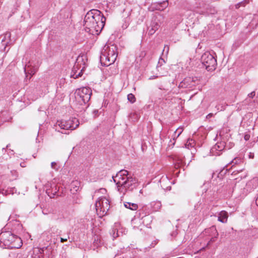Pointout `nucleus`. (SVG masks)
<instances>
[{
    "instance_id": "f257e3e1",
    "label": "nucleus",
    "mask_w": 258,
    "mask_h": 258,
    "mask_svg": "<svg viewBox=\"0 0 258 258\" xmlns=\"http://www.w3.org/2000/svg\"><path fill=\"white\" fill-rule=\"evenodd\" d=\"M106 18L97 10H92L84 18V26L85 31L92 35H98L103 28Z\"/></svg>"
},
{
    "instance_id": "f03ea898",
    "label": "nucleus",
    "mask_w": 258,
    "mask_h": 258,
    "mask_svg": "<svg viewBox=\"0 0 258 258\" xmlns=\"http://www.w3.org/2000/svg\"><path fill=\"white\" fill-rule=\"evenodd\" d=\"M112 178L118 191L123 195L128 191L133 190L137 185L136 179L129 175L128 172L124 169L120 170Z\"/></svg>"
},
{
    "instance_id": "7ed1b4c3",
    "label": "nucleus",
    "mask_w": 258,
    "mask_h": 258,
    "mask_svg": "<svg viewBox=\"0 0 258 258\" xmlns=\"http://www.w3.org/2000/svg\"><path fill=\"white\" fill-rule=\"evenodd\" d=\"M23 244L21 238L10 231L2 232L0 234V245L5 248H20Z\"/></svg>"
},
{
    "instance_id": "20e7f679",
    "label": "nucleus",
    "mask_w": 258,
    "mask_h": 258,
    "mask_svg": "<svg viewBox=\"0 0 258 258\" xmlns=\"http://www.w3.org/2000/svg\"><path fill=\"white\" fill-rule=\"evenodd\" d=\"M117 54L116 45L113 44H106L102 50L100 56L101 64L104 66H109L113 63Z\"/></svg>"
},
{
    "instance_id": "39448f33",
    "label": "nucleus",
    "mask_w": 258,
    "mask_h": 258,
    "mask_svg": "<svg viewBox=\"0 0 258 258\" xmlns=\"http://www.w3.org/2000/svg\"><path fill=\"white\" fill-rule=\"evenodd\" d=\"M92 90L88 87H82L77 89L75 92V98L81 105H85L90 99Z\"/></svg>"
},
{
    "instance_id": "423d86ee",
    "label": "nucleus",
    "mask_w": 258,
    "mask_h": 258,
    "mask_svg": "<svg viewBox=\"0 0 258 258\" xmlns=\"http://www.w3.org/2000/svg\"><path fill=\"white\" fill-rule=\"evenodd\" d=\"M79 125V122L76 118H72L68 120H58L55 125L56 130L60 132V130H73Z\"/></svg>"
},
{
    "instance_id": "0eeeda50",
    "label": "nucleus",
    "mask_w": 258,
    "mask_h": 258,
    "mask_svg": "<svg viewBox=\"0 0 258 258\" xmlns=\"http://www.w3.org/2000/svg\"><path fill=\"white\" fill-rule=\"evenodd\" d=\"M201 62L208 71L215 70L217 60L213 55L208 52L204 53L201 57Z\"/></svg>"
},
{
    "instance_id": "6e6552de",
    "label": "nucleus",
    "mask_w": 258,
    "mask_h": 258,
    "mask_svg": "<svg viewBox=\"0 0 258 258\" xmlns=\"http://www.w3.org/2000/svg\"><path fill=\"white\" fill-rule=\"evenodd\" d=\"M109 203V200L105 197L99 198L96 201L95 207L98 215L102 216L107 214L110 208Z\"/></svg>"
},
{
    "instance_id": "1a4fd4ad",
    "label": "nucleus",
    "mask_w": 258,
    "mask_h": 258,
    "mask_svg": "<svg viewBox=\"0 0 258 258\" xmlns=\"http://www.w3.org/2000/svg\"><path fill=\"white\" fill-rule=\"evenodd\" d=\"M200 78L198 77H188L179 84V87L181 88H191L198 85L200 83Z\"/></svg>"
},
{
    "instance_id": "9d476101",
    "label": "nucleus",
    "mask_w": 258,
    "mask_h": 258,
    "mask_svg": "<svg viewBox=\"0 0 258 258\" xmlns=\"http://www.w3.org/2000/svg\"><path fill=\"white\" fill-rule=\"evenodd\" d=\"M156 69L158 72L156 75L150 77L149 78L150 80H153L158 77L165 76L168 74L167 69L159 66V64H157Z\"/></svg>"
},
{
    "instance_id": "9b49d317",
    "label": "nucleus",
    "mask_w": 258,
    "mask_h": 258,
    "mask_svg": "<svg viewBox=\"0 0 258 258\" xmlns=\"http://www.w3.org/2000/svg\"><path fill=\"white\" fill-rule=\"evenodd\" d=\"M37 71V67L32 66L30 62H29L28 64H26L24 68V72L26 75V77H27L28 74H29L30 75V78L35 74Z\"/></svg>"
},
{
    "instance_id": "f8f14e48",
    "label": "nucleus",
    "mask_w": 258,
    "mask_h": 258,
    "mask_svg": "<svg viewBox=\"0 0 258 258\" xmlns=\"http://www.w3.org/2000/svg\"><path fill=\"white\" fill-rule=\"evenodd\" d=\"M50 184V187L46 189V192L50 198H53L58 191L59 187L54 183Z\"/></svg>"
},
{
    "instance_id": "ddd939ff",
    "label": "nucleus",
    "mask_w": 258,
    "mask_h": 258,
    "mask_svg": "<svg viewBox=\"0 0 258 258\" xmlns=\"http://www.w3.org/2000/svg\"><path fill=\"white\" fill-rule=\"evenodd\" d=\"M159 27L160 24L156 19L152 20L150 26L148 28V34L149 35H153Z\"/></svg>"
},
{
    "instance_id": "4468645a",
    "label": "nucleus",
    "mask_w": 258,
    "mask_h": 258,
    "mask_svg": "<svg viewBox=\"0 0 258 258\" xmlns=\"http://www.w3.org/2000/svg\"><path fill=\"white\" fill-rule=\"evenodd\" d=\"M0 39H1L2 45L5 47V49L11 42V33L10 32L6 33L0 36Z\"/></svg>"
},
{
    "instance_id": "2eb2a0df",
    "label": "nucleus",
    "mask_w": 258,
    "mask_h": 258,
    "mask_svg": "<svg viewBox=\"0 0 258 258\" xmlns=\"http://www.w3.org/2000/svg\"><path fill=\"white\" fill-rule=\"evenodd\" d=\"M225 145L224 143H217L211 149V151L213 154L219 155V153H215L216 151H222L224 150Z\"/></svg>"
},
{
    "instance_id": "dca6fc26",
    "label": "nucleus",
    "mask_w": 258,
    "mask_h": 258,
    "mask_svg": "<svg viewBox=\"0 0 258 258\" xmlns=\"http://www.w3.org/2000/svg\"><path fill=\"white\" fill-rule=\"evenodd\" d=\"M44 247L43 248H34L33 249V253L31 255V258H41L42 254L44 252Z\"/></svg>"
},
{
    "instance_id": "f3484780",
    "label": "nucleus",
    "mask_w": 258,
    "mask_h": 258,
    "mask_svg": "<svg viewBox=\"0 0 258 258\" xmlns=\"http://www.w3.org/2000/svg\"><path fill=\"white\" fill-rule=\"evenodd\" d=\"M228 215L225 211H222L218 214V220L223 223H226L227 221Z\"/></svg>"
},
{
    "instance_id": "a211bd4d",
    "label": "nucleus",
    "mask_w": 258,
    "mask_h": 258,
    "mask_svg": "<svg viewBox=\"0 0 258 258\" xmlns=\"http://www.w3.org/2000/svg\"><path fill=\"white\" fill-rule=\"evenodd\" d=\"M168 6V1H163L155 4V9L159 11H163Z\"/></svg>"
},
{
    "instance_id": "6ab92c4d",
    "label": "nucleus",
    "mask_w": 258,
    "mask_h": 258,
    "mask_svg": "<svg viewBox=\"0 0 258 258\" xmlns=\"http://www.w3.org/2000/svg\"><path fill=\"white\" fill-rule=\"evenodd\" d=\"M124 206L125 208L131 209L133 211H135L138 208V206L137 204L130 202H125L124 203Z\"/></svg>"
},
{
    "instance_id": "aec40b11",
    "label": "nucleus",
    "mask_w": 258,
    "mask_h": 258,
    "mask_svg": "<svg viewBox=\"0 0 258 258\" xmlns=\"http://www.w3.org/2000/svg\"><path fill=\"white\" fill-rule=\"evenodd\" d=\"M16 191V189L15 187H12L8 189L7 190H1L0 189V194H2L3 195L7 196L9 194H13Z\"/></svg>"
},
{
    "instance_id": "412c9836",
    "label": "nucleus",
    "mask_w": 258,
    "mask_h": 258,
    "mask_svg": "<svg viewBox=\"0 0 258 258\" xmlns=\"http://www.w3.org/2000/svg\"><path fill=\"white\" fill-rule=\"evenodd\" d=\"M151 205L153 208V210L157 211L161 207V203L159 201L153 202L151 203Z\"/></svg>"
},
{
    "instance_id": "4be33fe9",
    "label": "nucleus",
    "mask_w": 258,
    "mask_h": 258,
    "mask_svg": "<svg viewBox=\"0 0 258 258\" xmlns=\"http://www.w3.org/2000/svg\"><path fill=\"white\" fill-rule=\"evenodd\" d=\"M252 0H243V1L238 3L235 5V7L236 9H239L241 7H245Z\"/></svg>"
},
{
    "instance_id": "5701e85b",
    "label": "nucleus",
    "mask_w": 258,
    "mask_h": 258,
    "mask_svg": "<svg viewBox=\"0 0 258 258\" xmlns=\"http://www.w3.org/2000/svg\"><path fill=\"white\" fill-rule=\"evenodd\" d=\"M128 100L132 103H134L136 101V98L134 94L130 93L127 95Z\"/></svg>"
},
{
    "instance_id": "b1692460",
    "label": "nucleus",
    "mask_w": 258,
    "mask_h": 258,
    "mask_svg": "<svg viewBox=\"0 0 258 258\" xmlns=\"http://www.w3.org/2000/svg\"><path fill=\"white\" fill-rule=\"evenodd\" d=\"M110 234L112 235V236L113 239L116 238L118 236V230L116 228H113L112 229L111 232H110Z\"/></svg>"
},
{
    "instance_id": "393cba45",
    "label": "nucleus",
    "mask_w": 258,
    "mask_h": 258,
    "mask_svg": "<svg viewBox=\"0 0 258 258\" xmlns=\"http://www.w3.org/2000/svg\"><path fill=\"white\" fill-rule=\"evenodd\" d=\"M146 55V52L145 51H142L140 53V54L137 57V59H140V61H142V60L145 57Z\"/></svg>"
},
{
    "instance_id": "a878e982",
    "label": "nucleus",
    "mask_w": 258,
    "mask_h": 258,
    "mask_svg": "<svg viewBox=\"0 0 258 258\" xmlns=\"http://www.w3.org/2000/svg\"><path fill=\"white\" fill-rule=\"evenodd\" d=\"M192 143H194L193 140L192 139H188L185 145V147L187 148H189V147H193V145H192Z\"/></svg>"
},
{
    "instance_id": "bb28decb",
    "label": "nucleus",
    "mask_w": 258,
    "mask_h": 258,
    "mask_svg": "<svg viewBox=\"0 0 258 258\" xmlns=\"http://www.w3.org/2000/svg\"><path fill=\"white\" fill-rule=\"evenodd\" d=\"M82 75V70L78 74H76V73L74 72V74H71V77L74 78V79L78 78L79 77H81Z\"/></svg>"
},
{
    "instance_id": "cd10ccee",
    "label": "nucleus",
    "mask_w": 258,
    "mask_h": 258,
    "mask_svg": "<svg viewBox=\"0 0 258 258\" xmlns=\"http://www.w3.org/2000/svg\"><path fill=\"white\" fill-rule=\"evenodd\" d=\"M182 132L183 128L182 127H179L177 129H176V130L174 132L175 135L177 134L176 137H178L181 135Z\"/></svg>"
},
{
    "instance_id": "c85d7f7f",
    "label": "nucleus",
    "mask_w": 258,
    "mask_h": 258,
    "mask_svg": "<svg viewBox=\"0 0 258 258\" xmlns=\"http://www.w3.org/2000/svg\"><path fill=\"white\" fill-rule=\"evenodd\" d=\"M51 167L52 169H54L56 170H58V169L59 168V166H58L57 163L55 162H51Z\"/></svg>"
},
{
    "instance_id": "c756f323",
    "label": "nucleus",
    "mask_w": 258,
    "mask_h": 258,
    "mask_svg": "<svg viewBox=\"0 0 258 258\" xmlns=\"http://www.w3.org/2000/svg\"><path fill=\"white\" fill-rule=\"evenodd\" d=\"M251 183L254 184L255 187H256L258 185V179L256 178H253L248 183V185H250Z\"/></svg>"
},
{
    "instance_id": "7c9ffc66",
    "label": "nucleus",
    "mask_w": 258,
    "mask_h": 258,
    "mask_svg": "<svg viewBox=\"0 0 258 258\" xmlns=\"http://www.w3.org/2000/svg\"><path fill=\"white\" fill-rule=\"evenodd\" d=\"M177 158L176 157L175 158V164H177L178 167H179L182 164V161L181 160H177Z\"/></svg>"
},
{
    "instance_id": "2f4dec72",
    "label": "nucleus",
    "mask_w": 258,
    "mask_h": 258,
    "mask_svg": "<svg viewBox=\"0 0 258 258\" xmlns=\"http://www.w3.org/2000/svg\"><path fill=\"white\" fill-rule=\"evenodd\" d=\"M240 162H241L240 158H235L231 161V163L234 164H237L239 163Z\"/></svg>"
},
{
    "instance_id": "473e14b6",
    "label": "nucleus",
    "mask_w": 258,
    "mask_h": 258,
    "mask_svg": "<svg viewBox=\"0 0 258 258\" xmlns=\"http://www.w3.org/2000/svg\"><path fill=\"white\" fill-rule=\"evenodd\" d=\"M165 63V61L164 59L162 58L161 57H160V59H159L158 64L162 67V66Z\"/></svg>"
},
{
    "instance_id": "72a5a7b5",
    "label": "nucleus",
    "mask_w": 258,
    "mask_h": 258,
    "mask_svg": "<svg viewBox=\"0 0 258 258\" xmlns=\"http://www.w3.org/2000/svg\"><path fill=\"white\" fill-rule=\"evenodd\" d=\"M250 135L248 133H245L244 136V139L245 141H248L250 139Z\"/></svg>"
},
{
    "instance_id": "f704fd0d",
    "label": "nucleus",
    "mask_w": 258,
    "mask_h": 258,
    "mask_svg": "<svg viewBox=\"0 0 258 258\" xmlns=\"http://www.w3.org/2000/svg\"><path fill=\"white\" fill-rule=\"evenodd\" d=\"M69 238H70L69 235H68V236L66 238H60V242L62 243V242H63L64 241H67L68 240V239H69Z\"/></svg>"
},
{
    "instance_id": "c9c22d12",
    "label": "nucleus",
    "mask_w": 258,
    "mask_h": 258,
    "mask_svg": "<svg viewBox=\"0 0 258 258\" xmlns=\"http://www.w3.org/2000/svg\"><path fill=\"white\" fill-rule=\"evenodd\" d=\"M216 236H215L214 237H212L210 242H214L216 240V239L217 238V236H218V233L217 232V231H216Z\"/></svg>"
},
{
    "instance_id": "e433bc0d",
    "label": "nucleus",
    "mask_w": 258,
    "mask_h": 258,
    "mask_svg": "<svg viewBox=\"0 0 258 258\" xmlns=\"http://www.w3.org/2000/svg\"><path fill=\"white\" fill-rule=\"evenodd\" d=\"M128 25H129L128 23L125 22V23H124L122 25V27L123 29H126L128 27Z\"/></svg>"
},
{
    "instance_id": "4c0bfd02",
    "label": "nucleus",
    "mask_w": 258,
    "mask_h": 258,
    "mask_svg": "<svg viewBox=\"0 0 258 258\" xmlns=\"http://www.w3.org/2000/svg\"><path fill=\"white\" fill-rule=\"evenodd\" d=\"M248 95L249 97L253 98L255 96V92L253 91L249 93Z\"/></svg>"
},
{
    "instance_id": "58836bf2",
    "label": "nucleus",
    "mask_w": 258,
    "mask_h": 258,
    "mask_svg": "<svg viewBox=\"0 0 258 258\" xmlns=\"http://www.w3.org/2000/svg\"><path fill=\"white\" fill-rule=\"evenodd\" d=\"M248 157L250 159H253L254 158V153L251 152L249 153Z\"/></svg>"
},
{
    "instance_id": "ea45409f",
    "label": "nucleus",
    "mask_w": 258,
    "mask_h": 258,
    "mask_svg": "<svg viewBox=\"0 0 258 258\" xmlns=\"http://www.w3.org/2000/svg\"><path fill=\"white\" fill-rule=\"evenodd\" d=\"M176 135H177V134H176V135H175V133H174V134L172 136V139H173V141H175L178 138V137H176Z\"/></svg>"
},
{
    "instance_id": "a19ab883",
    "label": "nucleus",
    "mask_w": 258,
    "mask_h": 258,
    "mask_svg": "<svg viewBox=\"0 0 258 258\" xmlns=\"http://www.w3.org/2000/svg\"><path fill=\"white\" fill-rule=\"evenodd\" d=\"M255 203L256 205L258 206V196L257 197L256 200H255Z\"/></svg>"
},
{
    "instance_id": "79ce46f5",
    "label": "nucleus",
    "mask_w": 258,
    "mask_h": 258,
    "mask_svg": "<svg viewBox=\"0 0 258 258\" xmlns=\"http://www.w3.org/2000/svg\"><path fill=\"white\" fill-rule=\"evenodd\" d=\"M199 202L195 206V209H198L199 208Z\"/></svg>"
},
{
    "instance_id": "37998d69",
    "label": "nucleus",
    "mask_w": 258,
    "mask_h": 258,
    "mask_svg": "<svg viewBox=\"0 0 258 258\" xmlns=\"http://www.w3.org/2000/svg\"><path fill=\"white\" fill-rule=\"evenodd\" d=\"M213 115V114L212 113H209L208 115H207V117H211Z\"/></svg>"
},
{
    "instance_id": "c03bdc74",
    "label": "nucleus",
    "mask_w": 258,
    "mask_h": 258,
    "mask_svg": "<svg viewBox=\"0 0 258 258\" xmlns=\"http://www.w3.org/2000/svg\"><path fill=\"white\" fill-rule=\"evenodd\" d=\"M76 68H77V66H75L73 70V72H75V71H76Z\"/></svg>"
},
{
    "instance_id": "a18cd8bd",
    "label": "nucleus",
    "mask_w": 258,
    "mask_h": 258,
    "mask_svg": "<svg viewBox=\"0 0 258 258\" xmlns=\"http://www.w3.org/2000/svg\"><path fill=\"white\" fill-rule=\"evenodd\" d=\"M98 236H96V237H95V239H94L95 241L96 240L98 241Z\"/></svg>"
},
{
    "instance_id": "49530a36",
    "label": "nucleus",
    "mask_w": 258,
    "mask_h": 258,
    "mask_svg": "<svg viewBox=\"0 0 258 258\" xmlns=\"http://www.w3.org/2000/svg\"><path fill=\"white\" fill-rule=\"evenodd\" d=\"M2 150H3V151L5 150H6V148H3Z\"/></svg>"
},
{
    "instance_id": "de8ad7c7",
    "label": "nucleus",
    "mask_w": 258,
    "mask_h": 258,
    "mask_svg": "<svg viewBox=\"0 0 258 258\" xmlns=\"http://www.w3.org/2000/svg\"><path fill=\"white\" fill-rule=\"evenodd\" d=\"M79 189V187L77 188V189H76L75 190L77 191V190Z\"/></svg>"
},
{
    "instance_id": "09e8293b",
    "label": "nucleus",
    "mask_w": 258,
    "mask_h": 258,
    "mask_svg": "<svg viewBox=\"0 0 258 258\" xmlns=\"http://www.w3.org/2000/svg\"><path fill=\"white\" fill-rule=\"evenodd\" d=\"M8 147H9V145H8L7 146L6 148H8Z\"/></svg>"
},
{
    "instance_id": "8fccbe9b",
    "label": "nucleus",
    "mask_w": 258,
    "mask_h": 258,
    "mask_svg": "<svg viewBox=\"0 0 258 258\" xmlns=\"http://www.w3.org/2000/svg\"><path fill=\"white\" fill-rule=\"evenodd\" d=\"M168 50H169V47H167V51H168Z\"/></svg>"
}]
</instances>
